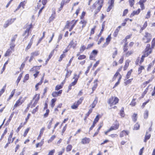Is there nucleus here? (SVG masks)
Returning <instances> with one entry per match:
<instances>
[{
    "mask_svg": "<svg viewBox=\"0 0 155 155\" xmlns=\"http://www.w3.org/2000/svg\"><path fill=\"white\" fill-rule=\"evenodd\" d=\"M104 0H98L97 2H96L93 5L92 7L94 8L96 6H98L97 10L95 12V14H96L99 12L102 7L103 6Z\"/></svg>",
    "mask_w": 155,
    "mask_h": 155,
    "instance_id": "f257e3e1",
    "label": "nucleus"
},
{
    "mask_svg": "<svg viewBox=\"0 0 155 155\" xmlns=\"http://www.w3.org/2000/svg\"><path fill=\"white\" fill-rule=\"evenodd\" d=\"M118 101L119 99L118 98L115 97H112L109 99L108 103L110 107H112L117 104Z\"/></svg>",
    "mask_w": 155,
    "mask_h": 155,
    "instance_id": "f03ea898",
    "label": "nucleus"
},
{
    "mask_svg": "<svg viewBox=\"0 0 155 155\" xmlns=\"http://www.w3.org/2000/svg\"><path fill=\"white\" fill-rule=\"evenodd\" d=\"M151 35L147 32H146L142 38L143 41L145 43L149 42L152 39Z\"/></svg>",
    "mask_w": 155,
    "mask_h": 155,
    "instance_id": "7ed1b4c3",
    "label": "nucleus"
},
{
    "mask_svg": "<svg viewBox=\"0 0 155 155\" xmlns=\"http://www.w3.org/2000/svg\"><path fill=\"white\" fill-rule=\"evenodd\" d=\"M25 98H22V97H20L19 99L16 102L15 104L13 107V110L15 109L16 107L21 105L25 101Z\"/></svg>",
    "mask_w": 155,
    "mask_h": 155,
    "instance_id": "20e7f679",
    "label": "nucleus"
},
{
    "mask_svg": "<svg viewBox=\"0 0 155 155\" xmlns=\"http://www.w3.org/2000/svg\"><path fill=\"white\" fill-rule=\"evenodd\" d=\"M79 77V75H77L75 74H74V77L73 78V79H74V81L69 84L68 86V91L71 89V87L72 86H74L76 84Z\"/></svg>",
    "mask_w": 155,
    "mask_h": 155,
    "instance_id": "39448f33",
    "label": "nucleus"
},
{
    "mask_svg": "<svg viewBox=\"0 0 155 155\" xmlns=\"http://www.w3.org/2000/svg\"><path fill=\"white\" fill-rule=\"evenodd\" d=\"M152 50L150 48V44L147 45L144 54V56L147 57L152 52Z\"/></svg>",
    "mask_w": 155,
    "mask_h": 155,
    "instance_id": "423d86ee",
    "label": "nucleus"
},
{
    "mask_svg": "<svg viewBox=\"0 0 155 155\" xmlns=\"http://www.w3.org/2000/svg\"><path fill=\"white\" fill-rule=\"evenodd\" d=\"M83 100V97H81L78 100L74 103L71 106V108L73 109H76L79 104H81L82 101Z\"/></svg>",
    "mask_w": 155,
    "mask_h": 155,
    "instance_id": "0eeeda50",
    "label": "nucleus"
},
{
    "mask_svg": "<svg viewBox=\"0 0 155 155\" xmlns=\"http://www.w3.org/2000/svg\"><path fill=\"white\" fill-rule=\"evenodd\" d=\"M32 25L31 24L27 28L26 30L25 31L23 35L25 36V38L23 39L24 40H26V38H28L29 35V32L30 29L32 28Z\"/></svg>",
    "mask_w": 155,
    "mask_h": 155,
    "instance_id": "6e6552de",
    "label": "nucleus"
},
{
    "mask_svg": "<svg viewBox=\"0 0 155 155\" xmlns=\"http://www.w3.org/2000/svg\"><path fill=\"white\" fill-rule=\"evenodd\" d=\"M16 19L15 18H12L7 20L4 25L3 27L6 28L9 25L12 24Z\"/></svg>",
    "mask_w": 155,
    "mask_h": 155,
    "instance_id": "1a4fd4ad",
    "label": "nucleus"
},
{
    "mask_svg": "<svg viewBox=\"0 0 155 155\" xmlns=\"http://www.w3.org/2000/svg\"><path fill=\"white\" fill-rule=\"evenodd\" d=\"M111 34L109 35L108 37L106 38V42L103 45L102 48H104L106 47L109 43L111 38Z\"/></svg>",
    "mask_w": 155,
    "mask_h": 155,
    "instance_id": "9d476101",
    "label": "nucleus"
},
{
    "mask_svg": "<svg viewBox=\"0 0 155 155\" xmlns=\"http://www.w3.org/2000/svg\"><path fill=\"white\" fill-rule=\"evenodd\" d=\"M62 92V90H60L58 92H53L52 94V95L54 97H57L60 96Z\"/></svg>",
    "mask_w": 155,
    "mask_h": 155,
    "instance_id": "9b49d317",
    "label": "nucleus"
},
{
    "mask_svg": "<svg viewBox=\"0 0 155 155\" xmlns=\"http://www.w3.org/2000/svg\"><path fill=\"white\" fill-rule=\"evenodd\" d=\"M140 12V9L139 8L136 11H134L133 12L130 14V17H131L135 15H137Z\"/></svg>",
    "mask_w": 155,
    "mask_h": 155,
    "instance_id": "f8f14e48",
    "label": "nucleus"
},
{
    "mask_svg": "<svg viewBox=\"0 0 155 155\" xmlns=\"http://www.w3.org/2000/svg\"><path fill=\"white\" fill-rule=\"evenodd\" d=\"M90 140L89 138L85 137L84 138L82 139L81 142L84 144L88 143Z\"/></svg>",
    "mask_w": 155,
    "mask_h": 155,
    "instance_id": "ddd939ff",
    "label": "nucleus"
},
{
    "mask_svg": "<svg viewBox=\"0 0 155 155\" xmlns=\"http://www.w3.org/2000/svg\"><path fill=\"white\" fill-rule=\"evenodd\" d=\"M130 62V61L129 59L126 60L125 61V64L124 67V70H126L129 66V63Z\"/></svg>",
    "mask_w": 155,
    "mask_h": 155,
    "instance_id": "4468645a",
    "label": "nucleus"
},
{
    "mask_svg": "<svg viewBox=\"0 0 155 155\" xmlns=\"http://www.w3.org/2000/svg\"><path fill=\"white\" fill-rule=\"evenodd\" d=\"M119 127V124H113L111 127L109 129H111V131L113 130H116Z\"/></svg>",
    "mask_w": 155,
    "mask_h": 155,
    "instance_id": "2eb2a0df",
    "label": "nucleus"
},
{
    "mask_svg": "<svg viewBox=\"0 0 155 155\" xmlns=\"http://www.w3.org/2000/svg\"><path fill=\"white\" fill-rule=\"evenodd\" d=\"M55 10L54 9H53V11L52 13L51 14V16H50L49 18V21H53L54 18H55Z\"/></svg>",
    "mask_w": 155,
    "mask_h": 155,
    "instance_id": "dca6fc26",
    "label": "nucleus"
},
{
    "mask_svg": "<svg viewBox=\"0 0 155 155\" xmlns=\"http://www.w3.org/2000/svg\"><path fill=\"white\" fill-rule=\"evenodd\" d=\"M129 133V132L128 131L123 130L120 133V137H122L124 135H128Z\"/></svg>",
    "mask_w": 155,
    "mask_h": 155,
    "instance_id": "f3484780",
    "label": "nucleus"
},
{
    "mask_svg": "<svg viewBox=\"0 0 155 155\" xmlns=\"http://www.w3.org/2000/svg\"><path fill=\"white\" fill-rule=\"evenodd\" d=\"M39 94H37L35 95L33 99L35 100V101L34 102V104H37V101L39 99Z\"/></svg>",
    "mask_w": 155,
    "mask_h": 155,
    "instance_id": "a211bd4d",
    "label": "nucleus"
},
{
    "mask_svg": "<svg viewBox=\"0 0 155 155\" xmlns=\"http://www.w3.org/2000/svg\"><path fill=\"white\" fill-rule=\"evenodd\" d=\"M80 24H82V29L85 27V26L87 23V21L86 20H84V19H82L79 22Z\"/></svg>",
    "mask_w": 155,
    "mask_h": 155,
    "instance_id": "6ab92c4d",
    "label": "nucleus"
},
{
    "mask_svg": "<svg viewBox=\"0 0 155 155\" xmlns=\"http://www.w3.org/2000/svg\"><path fill=\"white\" fill-rule=\"evenodd\" d=\"M32 43V40H30V42L29 43L28 45L27 46V47H26L25 48V51H27L28 50L31 48Z\"/></svg>",
    "mask_w": 155,
    "mask_h": 155,
    "instance_id": "aec40b11",
    "label": "nucleus"
},
{
    "mask_svg": "<svg viewBox=\"0 0 155 155\" xmlns=\"http://www.w3.org/2000/svg\"><path fill=\"white\" fill-rule=\"evenodd\" d=\"M114 51L112 54V56L113 58H114L116 55L117 54V50L116 48H114L113 49Z\"/></svg>",
    "mask_w": 155,
    "mask_h": 155,
    "instance_id": "412c9836",
    "label": "nucleus"
},
{
    "mask_svg": "<svg viewBox=\"0 0 155 155\" xmlns=\"http://www.w3.org/2000/svg\"><path fill=\"white\" fill-rule=\"evenodd\" d=\"M133 53V51L132 50H130L126 52L125 53V55L126 57H128Z\"/></svg>",
    "mask_w": 155,
    "mask_h": 155,
    "instance_id": "4be33fe9",
    "label": "nucleus"
},
{
    "mask_svg": "<svg viewBox=\"0 0 155 155\" xmlns=\"http://www.w3.org/2000/svg\"><path fill=\"white\" fill-rule=\"evenodd\" d=\"M132 71V69H131L127 72V73L125 76V79H128L130 78Z\"/></svg>",
    "mask_w": 155,
    "mask_h": 155,
    "instance_id": "5701e85b",
    "label": "nucleus"
},
{
    "mask_svg": "<svg viewBox=\"0 0 155 155\" xmlns=\"http://www.w3.org/2000/svg\"><path fill=\"white\" fill-rule=\"evenodd\" d=\"M57 101V98H53L51 100V107L53 108L55 105V103Z\"/></svg>",
    "mask_w": 155,
    "mask_h": 155,
    "instance_id": "b1692460",
    "label": "nucleus"
},
{
    "mask_svg": "<svg viewBox=\"0 0 155 155\" xmlns=\"http://www.w3.org/2000/svg\"><path fill=\"white\" fill-rule=\"evenodd\" d=\"M150 136L151 135L150 134H149L148 133H147L145 136V139L144 140V142H146L147 140H149L150 139Z\"/></svg>",
    "mask_w": 155,
    "mask_h": 155,
    "instance_id": "393cba45",
    "label": "nucleus"
},
{
    "mask_svg": "<svg viewBox=\"0 0 155 155\" xmlns=\"http://www.w3.org/2000/svg\"><path fill=\"white\" fill-rule=\"evenodd\" d=\"M13 134V131L12 130V131L11 132L10 135H9V137L8 138V143H11V138L12 137V135Z\"/></svg>",
    "mask_w": 155,
    "mask_h": 155,
    "instance_id": "a878e982",
    "label": "nucleus"
},
{
    "mask_svg": "<svg viewBox=\"0 0 155 155\" xmlns=\"http://www.w3.org/2000/svg\"><path fill=\"white\" fill-rule=\"evenodd\" d=\"M45 129V128L44 127L42 128L41 129L40 132L39 134V135L37 138L38 139H39L40 138L42 135L43 134V133L44 131V130Z\"/></svg>",
    "mask_w": 155,
    "mask_h": 155,
    "instance_id": "bb28decb",
    "label": "nucleus"
},
{
    "mask_svg": "<svg viewBox=\"0 0 155 155\" xmlns=\"http://www.w3.org/2000/svg\"><path fill=\"white\" fill-rule=\"evenodd\" d=\"M97 80H95L94 82V85L92 87V90L93 91L95 90L97 86Z\"/></svg>",
    "mask_w": 155,
    "mask_h": 155,
    "instance_id": "cd10ccee",
    "label": "nucleus"
},
{
    "mask_svg": "<svg viewBox=\"0 0 155 155\" xmlns=\"http://www.w3.org/2000/svg\"><path fill=\"white\" fill-rule=\"evenodd\" d=\"M15 89H14L11 92V94L10 95L8 98L7 99L8 101H9L10 99L13 97L14 94L15 93Z\"/></svg>",
    "mask_w": 155,
    "mask_h": 155,
    "instance_id": "c85d7f7f",
    "label": "nucleus"
},
{
    "mask_svg": "<svg viewBox=\"0 0 155 155\" xmlns=\"http://www.w3.org/2000/svg\"><path fill=\"white\" fill-rule=\"evenodd\" d=\"M22 73H21L20 74L18 77V78L17 79L16 81V84L17 86L18 85V84L21 78L22 77Z\"/></svg>",
    "mask_w": 155,
    "mask_h": 155,
    "instance_id": "c756f323",
    "label": "nucleus"
},
{
    "mask_svg": "<svg viewBox=\"0 0 155 155\" xmlns=\"http://www.w3.org/2000/svg\"><path fill=\"white\" fill-rule=\"evenodd\" d=\"M124 110V108L122 107L120 111V115L122 117H124L125 115Z\"/></svg>",
    "mask_w": 155,
    "mask_h": 155,
    "instance_id": "7c9ffc66",
    "label": "nucleus"
},
{
    "mask_svg": "<svg viewBox=\"0 0 155 155\" xmlns=\"http://www.w3.org/2000/svg\"><path fill=\"white\" fill-rule=\"evenodd\" d=\"M67 73L66 74L65 78V80L66 78H68L69 77L71 74L72 71H68V69H67Z\"/></svg>",
    "mask_w": 155,
    "mask_h": 155,
    "instance_id": "2f4dec72",
    "label": "nucleus"
},
{
    "mask_svg": "<svg viewBox=\"0 0 155 155\" xmlns=\"http://www.w3.org/2000/svg\"><path fill=\"white\" fill-rule=\"evenodd\" d=\"M151 11L150 10H149L147 12V14L146 15L145 17V19H149L150 18L151 16Z\"/></svg>",
    "mask_w": 155,
    "mask_h": 155,
    "instance_id": "473e14b6",
    "label": "nucleus"
},
{
    "mask_svg": "<svg viewBox=\"0 0 155 155\" xmlns=\"http://www.w3.org/2000/svg\"><path fill=\"white\" fill-rule=\"evenodd\" d=\"M149 114L148 111L147 110H146L145 111L144 114V117L145 119H147L148 117Z\"/></svg>",
    "mask_w": 155,
    "mask_h": 155,
    "instance_id": "72a5a7b5",
    "label": "nucleus"
},
{
    "mask_svg": "<svg viewBox=\"0 0 155 155\" xmlns=\"http://www.w3.org/2000/svg\"><path fill=\"white\" fill-rule=\"evenodd\" d=\"M39 54L38 51H36L31 53V55L32 56L34 57L35 56H37Z\"/></svg>",
    "mask_w": 155,
    "mask_h": 155,
    "instance_id": "f704fd0d",
    "label": "nucleus"
},
{
    "mask_svg": "<svg viewBox=\"0 0 155 155\" xmlns=\"http://www.w3.org/2000/svg\"><path fill=\"white\" fill-rule=\"evenodd\" d=\"M127 43H125L124 46L123 48V51L125 53L127 51V50H128V47L127 46Z\"/></svg>",
    "mask_w": 155,
    "mask_h": 155,
    "instance_id": "c9c22d12",
    "label": "nucleus"
},
{
    "mask_svg": "<svg viewBox=\"0 0 155 155\" xmlns=\"http://www.w3.org/2000/svg\"><path fill=\"white\" fill-rule=\"evenodd\" d=\"M63 84V82H62L61 85H57L55 88V90H58L59 89L61 88L62 87V86Z\"/></svg>",
    "mask_w": 155,
    "mask_h": 155,
    "instance_id": "e433bc0d",
    "label": "nucleus"
},
{
    "mask_svg": "<svg viewBox=\"0 0 155 155\" xmlns=\"http://www.w3.org/2000/svg\"><path fill=\"white\" fill-rule=\"evenodd\" d=\"M133 120L134 122H136L137 119V114H134L132 117Z\"/></svg>",
    "mask_w": 155,
    "mask_h": 155,
    "instance_id": "4c0bfd02",
    "label": "nucleus"
},
{
    "mask_svg": "<svg viewBox=\"0 0 155 155\" xmlns=\"http://www.w3.org/2000/svg\"><path fill=\"white\" fill-rule=\"evenodd\" d=\"M6 85H5L3 88L1 89L0 91V97L1 96V95L3 94V93L5 92V87H6Z\"/></svg>",
    "mask_w": 155,
    "mask_h": 155,
    "instance_id": "58836bf2",
    "label": "nucleus"
},
{
    "mask_svg": "<svg viewBox=\"0 0 155 155\" xmlns=\"http://www.w3.org/2000/svg\"><path fill=\"white\" fill-rule=\"evenodd\" d=\"M153 62L150 63L148 66L147 68V71H149L151 69V68L153 65Z\"/></svg>",
    "mask_w": 155,
    "mask_h": 155,
    "instance_id": "ea45409f",
    "label": "nucleus"
},
{
    "mask_svg": "<svg viewBox=\"0 0 155 155\" xmlns=\"http://www.w3.org/2000/svg\"><path fill=\"white\" fill-rule=\"evenodd\" d=\"M43 143L44 141L43 140L40 143H37L36 144V147L37 148L38 147H41L43 144Z\"/></svg>",
    "mask_w": 155,
    "mask_h": 155,
    "instance_id": "a19ab883",
    "label": "nucleus"
},
{
    "mask_svg": "<svg viewBox=\"0 0 155 155\" xmlns=\"http://www.w3.org/2000/svg\"><path fill=\"white\" fill-rule=\"evenodd\" d=\"M12 52L9 49H8L6 51V53L4 55V56L6 57L8 56H9L10 55Z\"/></svg>",
    "mask_w": 155,
    "mask_h": 155,
    "instance_id": "79ce46f5",
    "label": "nucleus"
},
{
    "mask_svg": "<svg viewBox=\"0 0 155 155\" xmlns=\"http://www.w3.org/2000/svg\"><path fill=\"white\" fill-rule=\"evenodd\" d=\"M74 22V20L72 21L71 22H69V21H67L66 23V25L65 26V27L66 28H69V26L70 24H72Z\"/></svg>",
    "mask_w": 155,
    "mask_h": 155,
    "instance_id": "37998d69",
    "label": "nucleus"
},
{
    "mask_svg": "<svg viewBox=\"0 0 155 155\" xmlns=\"http://www.w3.org/2000/svg\"><path fill=\"white\" fill-rule=\"evenodd\" d=\"M140 125L137 123L135 124L134 125V129L135 130H138L140 127Z\"/></svg>",
    "mask_w": 155,
    "mask_h": 155,
    "instance_id": "c03bdc74",
    "label": "nucleus"
},
{
    "mask_svg": "<svg viewBox=\"0 0 155 155\" xmlns=\"http://www.w3.org/2000/svg\"><path fill=\"white\" fill-rule=\"evenodd\" d=\"M72 148V146L71 145H69L67 146L66 147V150L67 152L70 151L71 150Z\"/></svg>",
    "mask_w": 155,
    "mask_h": 155,
    "instance_id": "a18cd8bd",
    "label": "nucleus"
},
{
    "mask_svg": "<svg viewBox=\"0 0 155 155\" xmlns=\"http://www.w3.org/2000/svg\"><path fill=\"white\" fill-rule=\"evenodd\" d=\"M119 31V29L117 28L115 31L114 32V36L115 37H116L117 35L118 34V32Z\"/></svg>",
    "mask_w": 155,
    "mask_h": 155,
    "instance_id": "49530a36",
    "label": "nucleus"
},
{
    "mask_svg": "<svg viewBox=\"0 0 155 155\" xmlns=\"http://www.w3.org/2000/svg\"><path fill=\"white\" fill-rule=\"evenodd\" d=\"M48 110L47 109L46 112L43 115V118H45L48 117Z\"/></svg>",
    "mask_w": 155,
    "mask_h": 155,
    "instance_id": "de8ad7c7",
    "label": "nucleus"
},
{
    "mask_svg": "<svg viewBox=\"0 0 155 155\" xmlns=\"http://www.w3.org/2000/svg\"><path fill=\"white\" fill-rule=\"evenodd\" d=\"M86 47L84 45L82 46L80 48V51L81 53L83 52L84 50L85 49Z\"/></svg>",
    "mask_w": 155,
    "mask_h": 155,
    "instance_id": "09e8293b",
    "label": "nucleus"
},
{
    "mask_svg": "<svg viewBox=\"0 0 155 155\" xmlns=\"http://www.w3.org/2000/svg\"><path fill=\"white\" fill-rule=\"evenodd\" d=\"M10 45V48L12 50H13L15 46V43H12L11 42Z\"/></svg>",
    "mask_w": 155,
    "mask_h": 155,
    "instance_id": "8fccbe9b",
    "label": "nucleus"
},
{
    "mask_svg": "<svg viewBox=\"0 0 155 155\" xmlns=\"http://www.w3.org/2000/svg\"><path fill=\"white\" fill-rule=\"evenodd\" d=\"M17 37V35H14V36H13L12 37V38L11 40V42H12V43L14 42H14L15 41V39Z\"/></svg>",
    "mask_w": 155,
    "mask_h": 155,
    "instance_id": "3c124183",
    "label": "nucleus"
},
{
    "mask_svg": "<svg viewBox=\"0 0 155 155\" xmlns=\"http://www.w3.org/2000/svg\"><path fill=\"white\" fill-rule=\"evenodd\" d=\"M30 129V128L28 127L25 130V132L23 134V136L24 137H25L27 135V133H28V132L29 130Z\"/></svg>",
    "mask_w": 155,
    "mask_h": 155,
    "instance_id": "603ef678",
    "label": "nucleus"
},
{
    "mask_svg": "<svg viewBox=\"0 0 155 155\" xmlns=\"http://www.w3.org/2000/svg\"><path fill=\"white\" fill-rule=\"evenodd\" d=\"M99 115H97L96 116V118L94 119L93 123L96 124V123L99 120Z\"/></svg>",
    "mask_w": 155,
    "mask_h": 155,
    "instance_id": "864d4df0",
    "label": "nucleus"
},
{
    "mask_svg": "<svg viewBox=\"0 0 155 155\" xmlns=\"http://www.w3.org/2000/svg\"><path fill=\"white\" fill-rule=\"evenodd\" d=\"M86 57V56L85 55H80L78 57V59L79 60H82L85 58Z\"/></svg>",
    "mask_w": 155,
    "mask_h": 155,
    "instance_id": "5fc2aeb1",
    "label": "nucleus"
},
{
    "mask_svg": "<svg viewBox=\"0 0 155 155\" xmlns=\"http://www.w3.org/2000/svg\"><path fill=\"white\" fill-rule=\"evenodd\" d=\"M104 24H103L102 25V28L101 30V31H100V33L98 35L99 36H100L101 35V34L102 33L103 31H104Z\"/></svg>",
    "mask_w": 155,
    "mask_h": 155,
    "instance_id": "6e6d98bb",
    "label": "nucleus"
},
{
    "mask_svg": "<svg viewBox=\"0 0 155 155\" xmlns=\"http://www.w3.org/2000/svg\"><path fill=\"white\" fill-rule=\"evenodd\" d=\"M41 83H42V82L41 81H40L39 83H37L36 85L35 86L36 91H37L38 89V86L39 85H41Z\"/></svg>",
    "mask_w": 155,
    "mask_h": 155,
    "instance_id": "4d7b16f0",
    "label": "nucleus"
},
{
    "mask_svg": "<svg viewBox=\"0 0 155 155\" xmlns=\"http://www.w3.org/2000/svg\"><path fill=\"white\" fill-rule=\"evenodd\" d=\"M144 68V67L143 66H140V68H139L138 70L139 74L141 73L142 72V70H143Z\"/></svg>",
    "mask_w": 155,
    "mask_h": 155,
    "instance_id": "13d9d810",
    "label": "nucleus"
},
{
    "mask_svg": "<svg viewBox=\"0 0 155 155\" xmlns=\"http://www.w3.org/2000/svg\"><path fill=\"white\" fill-rule=\"evenodd\" d=\"M114 0H109L108 2L110 4L109 5H110L113 7Z\"/></svg>",
    "mask_w": 155,
    "mask_h": 155,
    "instance_id": "bf43d9fd",
    "label": "nucleus"
},
{
    "mask_svg": "<svg viewBox=\"0 0 155 155\" xmlns=\"http://www.w3.org/2000/svg\"><path fill=\"white\" fill-rule=\"evenodd\" d=\"M135 99H133L131 102L130 104V105L132 106H134L136 104V102H135Z\"/></svg>",
    "mask_w": 155,
    "mask_h": 155,
    "instance_id": "052dcab7",
    "label": "nucleus"
},
{
    "mask_svg": "<svg viewBox=\"0 0 155 155\" xmlns=\"http://www.w3.org/2000/svg\"><path fill=\"white\" fill-rule=\"evenodd\" d=\"M147 25V21H146L144 22L143 27L141 28V29L142 30H144L145 28H146Z\"/></svg>",
    "mask_w": 155,
    "mask_h": 155,
    "instance_id": "680f3d73",
    "label": "nucleus"
},
{
    "mask_svg": "<svg viewBox=\"0 0 155 155\" xmlns=\"http://www.w3.org/2000/svg\"><path fill=\"white\" fill-rule=\"evenodd\" d=\"M155 46V38L153 39L152 41L151 48H153Z\"/></svg>",
    "mask_w": 155,
    "mask_h": 155,
    "instance_id": "e2e57ef3",
    "label": "nucleus"
},
{
    "mask_svg": "<svg viewBox=\"0 0 155 155\" xmlns=\"http://www.w3.org/2000/svg\"><path fill=\"white\" fill-rule=\"evenodd\" d=\"M29 78V76L28 74H26L25 76L24 80H23V82H25L26 81L28 80Z\"/></svg>",
    "mask_w": 155,
    "mask_h": 155,
    "instance_id": "0e129e2a",
    "label": "nucleus"
},
{
    "mask_svg": "<svg viewBox=\"0 0 155 155\" xmlns=\"http://www.w3.org/2000/svg\"><path fill=\"white\" fill-rule=\"evenodd\" d=\"M129 2L131 7H132L134 4V0H129Z\"/></svg>",
    "mask_w": 155,
    "mask_h": 155,
    "instance_id": "69168bd1",
    "label": "nucleus"
},
{
    "mask_svg": "<svg viewBox=\"0 0 155 155\" xmlns=\"http://www.w3.org/2000/svg\"><path fill=\"white\" fill-rule=\"evenodd\" d=\"M96 26H95L94 27L92 28L91 31L90 35H93L94 33V30L96 28Z\"/></svg>",
    "mask_w": 155,
    "mask_h": 155,
    "instance_id": "338daca9",
    "label": "nucleus"
},
{
    "mask_svg": "<svg viewBox=\"0 0 155 155\" xmlns=\"http://www.w3.org/2000/svg\"><path fill=\"white\" fill-rule=\"evenodd\" d=\"M64 148H62L60 151L58 152V155H62V153L64 152Z\"/></svg>",
    "mask_w": 155,
    "mask_h": 155,
    "instance_id": "774afa93",
    "label": "nucleus"
}]
</instances>
